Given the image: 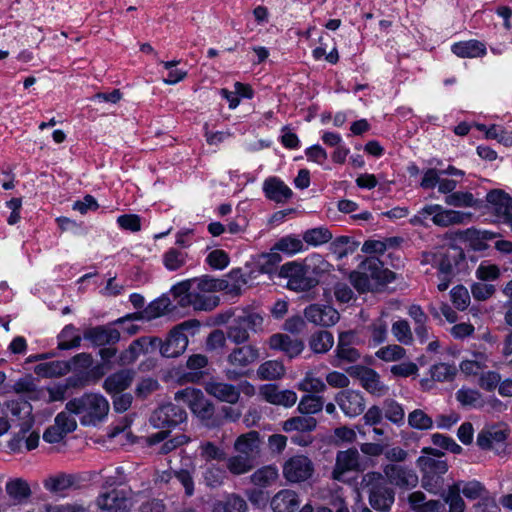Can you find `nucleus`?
Wrapping results in <instances>:
<instances>
[{
	"mask_svg": "<svg viewBox=\"0 0 512 512\" xmlns=\"http://www.w3.org/2000/svg\"><path fill=\"white\" fill-rule=\"evenodd\" d=\"M160 339L157 337H141L131 343L120 356L122 365H128L135 362L140 355L154 353L158 350Z\"/></svg>",
	"mask_w": 512,
	"mask_h": 512,
	"instance_id": "f3484780",
	"label": "nucleus"
},
{
	"mask_svg": "<svg viewBox=\"0 0 512 512\" xmlns=\"http://www.w3.org/2000/svg\"><path fill=\"white\" fill-rule=\"evenodd\" d=\"M460 490V484H453L449 486L447 492L443 494L445 503L449 505V512L464 511V501L460 496Z\"/></svg>",
	"mask_w": 512,
	"mask_h": 512,
	"instance_id": "603ef678",
	"label": "nucleus"
},
{
	"mask_svg": "<svg viewBox=\"0 0 512 512\" xmlns=\"http://www.w3.org/2000/svg\"><path fill=\"white\" fill-rule=\"evenodd\" d=\"M77 429L76 416L66 407L58 413L54 419V425L48 427L43 433V439L47 443H59L67 434Z\"/></svg>",
	"mask_w": 512,
	"mask_h": 512,
	"instance_id": "9b49d317",
	"label": "nucleus"
},
{
	"mask_svg": "<svg viewBox=\"0 0 512 512\" xmlns=\"http://www.w3.org/2000/svg\"><path fill=\"white\" fill-rule=\"evenodd\" d=\"M76 480L73 474L58 472L48 475L43 480V487L52 495L65 496L66 492L76 485Z\"/></svg>",
	"mask_w": 512,
	"mask_h": 512,
	"instance_id": "b1692460",
	"label": "nucleus"
},
{
	"mask_svg": "<svg viewBox=\"0 0 512 512\" xmlns=\"http://www.w3.org/2000/svg\"><path fill=\"white\" fill-rule=\"evenodd\" d=\"M422 453L417 460V466L423 472L422 486L428 492L437 494L443 487L442 475L448 470L447 463L437 449L424 448Z\"/></svg>",
	"mask_w": 512,
	"mask_h": 512,
	"instance_id": "20e7f679",
	"label": "nucleus"
},
{
	"mask_svg": "<svg viewBox=\"0 0 512 512\" xmlns=\"http://www.w3.org/2000/svg\"><path fill=\"white\" fill-rule=\"evenodd\" d=\"M304 316L317 326L330 327L339 321L338 311L330 305L311 304L304 310Z\"/></svg>",
	"mask_w": 512,
	"mask_h": 512,
	"instance_id": "a211bd4d",
	"label": "nucleus"
},
{
	"mask_svg": "<svg viewBox=\"0 0 512 512\" xmlns=\"http://www.w3.org/2000/svg\"><path fill=\"white\" fill-rule=\"evenodd\" d=\"M396 243L395 238H389L385 240L370 239L364 242L362 246V252L367 254L380 255L383 254L389 246Z\"/></svg>",
	"mask_w": 512,
	"mask_h": 512,
	"instance_id": "e2e57ef3",
	"label": "nucleus"
},
{
	"mask_svg": "<svg viewBox=\"0 0 512 512\" xmlns=\"http://www.w3.org/2000/svg\"><path fill=\"white\" fill-rule=\"evenodd\" d=\"M451 51L460 58H478L487 53L486 45L479 40H467L454 43Z\"/></svg>",
	"mask_w": 512,
	"mask_h": 512,
	"instance_id": "c756f323",
	"label": "nucleus"
},
{
	"mask_svg": "<svg viewBox=\"0 0 512 512\" xmlns=\"http://www.w3.org/2000/svg\"><path fill=\"white\" fill-rule=\"evenodd\" d=\"M332 238L330 231L323 227L307 230L303 235V240L313 246L327 243Z\"/></svg>",
	"mask_w": 512,
	"mask_h": 512,
	"instance_id": "13d9d810",
	"label": "nucleus"
},
{
	"mask_svg": "<svg viewBox=\"0 0 512 512\" xmlns=\"http://www.w3.org/2000/svg\"><path fill=\"white\" fill-rule=\"evenodd\" d=\"M227 467L233 474L240 475L250 471L253 467V459L250 456L237 455L230 457Z\"/></svg>",
	"mask_w": 512,
	"mask_h": 512,
	"instance_id": "6e6d98bb",
	"label": "nucleus"
},
{
	"mask_svg": "<svg viewBox=\"0 0 512 512\" xmlns=\"http://www.w3.org/2000/svg\"><path fill=\"white\" fill-rule=\"evenodd\" d=\"M282 258L275 250L262 253L254 258V265L260 273H271L275 266L281 262Z\"/></svg>",
	"mask_w": 512,
	"mask_h": 512,
	"instance_id": "49530a36",
	"label": "nucleus"
},
{
	"mask_svg": "<svg viewBox=\"0 0 512 512\" xmlns=\"http://www.w3.org/2000/svg\"><path fill=\"white\" fill-rule=\"evenodd\" d=\"M187 417L186 412L173 403H167L157 408L151 415L150 422L154 427L175 426Z\"/></svg>",
	"mask_w": 512,
	"mask_h": 512,
	"instance_id": "dca6fc26",
	"label": "nucleus"
},
{
	"mask_svg": "<svg viewBox=\"0 0 512 512\" xmlns=\"http://www.w3.org/2000/svg\"><path fill=\"white\" fill-rule=\"evenodd\" d=\"M334 344V337L332 333L325 330H320L311 335L309 339V346L314 353H326Z\"/></svg>",
	"mask_w": 512,
	"mask_h": 512,
	"instance_id": "79ce46f5",
	"label": "nucleus"
},
{
	"mask_svg": "<svg viewBox=\"0 0 512 512\" xmlns=\"http://www.w3.org/2000/svg\"><path fill=\"white\" fill-rule=\"evenodd\" d=\"M408 424L418 430H428L433 427V420L423 410L416 409L409 413Z\"/></svg>",
	"mask_w": 512,
	"mask_h": 512,
	"instance_id": "bf43d9fd",
	"label": "nucleus"
},
{
	"mask_svg": "<svg viewBox=\"0 0 512 512\" xmlns=\"http://www.w3.org/2000/svg\"><path fill=\"white\" fill-rule=\"evenodd\" d=\"M171 301L167 296H161L152 301L145 309L136 312L138 318H142L144 321H151L159 318L170 311Z\"/></svg>",
	"mask_w": 512,
	"mask_h": 512,
	"instance_id": "473e14b6",
	"label": "nucleus"
},
{
	"mask_svg": "<svg viewBox=\"0 0 512 512\" xmlns=\"http://www.w3.org/2000/svg\"><path fill=\"white\" fill-rule=\"evenodd\" d=\"M384 474L390 484L400 488H413L418 483V476L412 470L399 465H386Z\"/></svg>",
	"mask_w": 512,
	"mask_h": 512,
	"instance_id": "5701e85b",
	"label": "nucleus"
},
{
	"mask_svg": "<svg viewBox=\"0 0 512 512\" xmlns=\"http://www.w3.org/2000/svg\"><path fill=\"white\" fill-rule=\"evenodd\" d=\"M457 374V368L454 364L439 362L433 364L429 368V378H423L421 380V386L430 390L433 388L434 382H450Z\"/></svg>",
	"mask_w": 512,
	"mask_h": 512,
	"instance_id": "393cba45",
	"label": "nucleus"
},
{
	"mask_svg": "<svg viewBox=\"0 0 512 512\" xmlns=\"http://www.w3.org/2000/svg\"><path fill=\"white\" fill-rule=\"evenodd\" d=\"M297 389L308 394L322 393L326 390V383L316 375L314 370L305 373L304 378L297 384Z\"/></svg>",
	"mask_w": 512,
	"mask_h": 512,
	"instance_id": "a19ab883",
	"label": "nucleus"
},
{
	"mask_svg": "<svg viewBox=\"0 0 512 512\" xmlns=\"http://www.w3.org/2000/svg\"><path fill=\"white\" fill-rule=\"evenodd\" d=\"M260 395L270 404L290 408L297 402V394L292 390H279L276 385L266 384L260 387Z\"/></svg>",
	"mask_w": 512,
	"mask_h": 512,
	"instance_id": "412c9836",
	"label": "nucleus"
},
{
	"mask_svg": "<svg viewBox=\"0 0 512 512\" xmlns=\"http://www.w3.org/2000/svg\"><path fill=\"white\" fill-rule=\"evenodd\" d=\"M335 402L345 416L349 418H354L362 414L366 406L363 394L352 389H345L338 392L335 395Z\"/></svg>",
	"mask_w": 512,
	"mask_h": 512,
	"instance_id": "4468645a",
	"label": "nucleus"
},
{
	"mask_svg": "<svg viewBox=\"0 0 512 512\" xmlns=\"http://www.w3.org/2000/svg\"><path fill=\"white\" fill-rule=\"evenodd\" d=\"M5 414L12 426L19 429L17 434L10 441V448L12 450L21 451L24 447L25 450L30 451L35 449L39 444V433L31 431L34 425L33 407L30 402L15 399L6 401L3 404Z\"/></svg>",
	"mask_w": 512,
	"mask_h": 512,
	"instance_id": "f03ea898",
	"label": "nucleus"
},
{
	"mask_svg": "<svg viewBox=\"0 0 512 512\" xmlns=\"http://www.w3.org/2000/svg\"><path fill=\"white\" fill-rule=\"evenodd\" d=\"M285 374V367L279 360L263 362L257 369V376L261 380H277Z\"/></svg>",
	"mask_w": 512,
	"mask_h": 512,
	"instance_id": "ea45409f",
	"label": "nucleus"
},
{
	"mask_svg": "<svg viewBox=\"0 0 512 512\" xmlns=\"http://www.w3.org/2000/svg\"><path fill=\"white\" fill-rule=\"evenodd\" d=\"M66 408L73 412L82 426H97L107 418L110 405L99 393H85L69 400Z\"/></svg>",
	"mask_w": 512,
	"mask_h": 512,
	"instance_id": "7ed1b4c3",
	"label": "nucleus"
},
{
	"mask_svg": "<svg viewBox=\"0 0 512 512\" xmlns=\"http://www.w3.org/2000/svg\"><path fill=\"white\" fill-rule=\"evenodd\" d=\"M175 400L179 403L187 405L197 418H199L207 426L210 425L209 420L214 414V406L204 396L201 390L187 387L176 392Z\"/></svg>",
	"mask_w": 512,
	"mask_h": 512,
	"instance_id": "1a4fd4ad",
	"label": "nucleus"
},
{
	"mask_svg": "<svg viewBox=\"0 0 512 512\" xmlns=\"http://www.w3.org/2000/svg\"><path fill=\"white\" fill-rule=\"evenodd\" d=\"M81 337L77 334L76 328L72 325L66 326L60 334L59 348L67 350L78 347Z\"/></svg>",
	"mask_w": 512,
	"mask_h": 512,
	"instance_id": "052dcab7",
	"label": "nucleus"
},
{
	"mask_svg": "<svg viewBox=\"0 0 512 512\" xmlns=\"http://www.w3.org/2000/svg\"><path fill=\"white\" fill-rule=\"evenodd\" d=\"M96 504L102 512H126L131 506V500L123 490L113 489L100 494Z\"/></svg>",
	"mask_w": 512,
	"mask_h": 512,
	"instance_id": "6ab92c4d",
	"label": "nucleus"
},
{
	"mask_svg": "<svg viewBox=\"0 0 512 512\" xmlns=\"http://www.w3.org/2000/svg\"><path fill=\"white\" fill-rule=\"evenodd\" d=\"M263 192L267 199L285 203L292 197V190L278 177L272 176L263 182Z\"/></svg>",
	"mask_w": 512,
	"mask_h": 512,
	"instance_id": "a878e982",
	"label": "nucleus"
},
{
	"mask_svg": "<svg viewBox=\"0 0 512 512\" xmlns=\"http://www.w3.org/2000/svg\"><path fill=\"white\" fill-rule=\"evenodd\" d=\"M507 438V429L503 425L487 426L478 434L477 444L486 450L499 451Z\"/></svg>",
	"mask_w": 512,
	"mask_h": 512,
	"instance_id": "aec40b11",
	"label": "nucleus"
},
{
	"mask_svg": "<svg viewBox=\"0 0 512 512\" xmlns=\"http://www.w3.org/2000/svg\"><path fill=\"white\" fill-rule=\"evenodd\" d=\"M228 289L225 280L210 277L194 278L174 285L170 293L181 307L192 306L194 310L211 311L220 299L214 293Z\"/></svg>",
	"mask_w": 512,
	"mask_h": 512,
	"instance_id": "f257e3e1",
	"label": "nucleus"
},
{
	"mask_svg": "<svg viewBox=\"0 0 512 512\" xmlns=\"http://www.w3.org/2000/svg\"><path fill=\"white\" fill-rule=\"evenodd\" d=\"M360 489H367L370 505L376 510H388L394 502V492L384 485V478L380 473L365 474Z\"/></svg>",
	"mask_w": 512,
	"mask_h": 512,
	"instance_id": "0eeeda50",
	"label": "nucleus"
},
{
	"mask_svg": "<svg viewBox=\"0 0 512 512\" xmlns=\"http://www.w3.org/2000/svg\"><path fill=\"white\" fill-rule=\"evenodd\" d=\"M445 203L454 207H474L477 200L469 192H454L445 197Z\"/></svg>",
	"mask_w": 512,
	"mask_h": 512,
	"instance_id": "4d7b16f0",
	"label": "nucleus"
},
{
	"mask_svg": "<svg viewBox=\"0 0 512 512\" xmlns=\"http://www.w3.org/2000/svg\"><path fill=\"white\" fill-rule=\"evenodd\" d=\"M278 477V469L275 466L269 465L262 467L251 475L253 484L265 487L273 483Z\"/></svg>",
	"mask_w": 512,
	"mask_h": 512,
	"instance_id": "3c124183",
	"label": "nucleus"
},
{
	"mask_svg": "<svg viewBox=\"0 0 512 512\" xmlns=\"http://www.w3.org/2000/svg\"><path fill=\"white\" fill-rule=\"evenodd\" d=\"M475 275L480 281H493L500 276V269L489 261H483L477 267Z\"/></svg>",
	"mask_w": 512,
	"mask_h": 512,
	"instance_id": "0e129e2a",
	"label": "nucleus"
},
{
	"mask_svg": "<svg viewBox=\"0 0 512 512\" xmlns=\"http://www.w3.org/2000/svg\"><path fill=\"white\" fill-rule=\"evenodd\" d=\"M359 468V453L356 449H348L337 454L336 465L333 471L334 479L344 480V474Z\"/></svg>",
	"mask_w": 512,
	"mask_h": 512,
	"instance_id": "c85d7f7f",
	"label": "nucleus"
},
{
	"mask_svg": "<svg viewBox=\"0 0 512 512\" xmlns=\"http://www.w3.org/2000/svg\"><path fill=\"white\" fill-rule=\"evenodd\" d=\"M459 257H461V251L456 248L435 254L433 258L434 263L437 265L438 273L455 275V268Z\"/></svg>",
	"mask_w": 512,
	"mask_h": 512,
	"instance_id": "f704fd0d",
	"label": "nucleus"
},
{
	"mask_svg": "<svg viewBox=\"0 0 512 512\" xmlns=\"http://www.w3.org/2000/svg\"><path fill=\"white\" fill-rule=\"evenodd\" d=\"M279 275L287 279L286 287L295 292L308 291L318 283L317 277L314 276V267L309 262L286 263L282 265Z\"/></svg>",
	"mask_w": 512,
	"mask_h": 512,
	"instance_id": "423d86ee",
	"label": "nucleus"
},
{
	"mask_svg": "<svg viewBox=\"0 0 512 512\" xmlns=\"http://www.w3.org/2000/svg\"><path fill=\"white\" fill-rule=\"evenodd\" d=\"M206 392L222 402L234 404L240 397V391L232 384L211 380L205 384Z\"/></svg>",
	"mask_w": 512,
	"mask_h": 512,
	"instance_id": "bb28decb",
	"label": "nucleus"
},
{
	"mask_svg": "<svg viewBox=\"0 0 512 512\" xmlns=\"http://www.w3.org/2000/svg\"><path fill=\"white\" fill-rule=\"evenodd\" d=\"M323 407L324 403L322 397L306 394L301 397L297 406V410L302 415L309 416L320 412Z\"/></svg>",
	"mask_w": 512,
	"mask_h": 512,
	"instance_id": "de8ad7c7",
	"label": "nucleus"
},
{
	"mask_svg": "<svg viewBox=\"0 0 512 512\" xmlns=\"http://www.w3.org/2000/svg\"><path fill=\"white\" fill-rule=\"evenodd\" d=\"M69 371L70 364L67 361H52L36 367V372L45 377L62 376Z\"/></svg>",
	"mask_w": 512,
	"mask_h": 512,
	"instance_id": "8fccbe9b",
	"label": "nucleus"
},
{
	"mask_svg": "<svg viewBox=\"0 0 512 512\" xmlns=\"http://www.w3.org/2000/svg\"><path fill=\"white\" fill-rule=\"evenodd\" d=\"M199 327L197 321H185L175 326L168 334L164 342L160 340L158 349L164 357H178L186 350L188 346V333L194 335Z\"/></svg>",
	"mask_w": 512,
	"mask_h": 512,
	"instance_id": "6e6552de",
	"label": "nucleus"
},
{
	"mask_svg": "<svg viewBox=\"0 0 512 512\" xmlns=\"http://www.w3.org/2000/svg\"><path fill=\"white\" fill-rule=\"evenodd\" d=\"M393 336L396 338L397 341L404 345H409L413 341V335L411 328L407 321L405 320H398L393 323L391 328Z\"/></svg>",
	"mask_w": 512,
	"mask_h": 512,
	"instance_id": "680f3d73",
	"label": "nucleus"
},
{
	"mask_svg": "<svg viewBox=\"0 0 512 512\" xmlns=\"http://www.w3.org/2000/svg\"><path fill=\"white\" fill-rule=\"evenodd\" d=\"M179 61H162L163 67L168 70V76L163 79V82L167 85H175L187 76V72L182 69H173Z\"/></svg>",
	"mask_w": 512,
	"mask_h": 512,
	"instance_id": "69168bd1",
	"label": "nucleus"
},
{
	"mask_svg": "<svg viewBox=\"0 0 512 512\" xmlns=\"http://www.w3.org/2000/svg\"><path fill=\"white\" fill-rule=\"evenodd\" d=\"M259 356L258 348L251 345H245L233 350L228 356V361L231 365L246 367L254 363Z\"/></svg>",
	"mask_w": 512,
	"mask_h": 512,
	"instance_id": "72a5a7b5",
	"label": "nucleus"
},
{
	"mask_svg": "<svg viewBox=\"0 0 512 512\" xmlns=\"http://www.w3.org/2000/svg\"><path fill=\"white\" fill-rule=\"evenodd\" d=\"M273 250H275L277 253L283 252L291 256L302 252L304 250V244L299 237L288 235L279 239L274 244Z\"/></svg>",
	"mask_w": 512,
	"mask_h": 512,
	"instance_id": "c03bdc74",
	"label": "nucleus"
},
{
	"mask_svg": "<svg viewBox=\"0 0 512 512\" xmlns=\"http://www.w3.org/2000/svg\"><path fill=\"white\" fill-rule=\"evenodd\" d=\"M486 201L488 208L500 221L505 222L512 212V198L503 190L494 189L488 192Z\"/></svg>",
	"mask_w": 512,
	"mask_h": 512,
	"instance_id": "4be33fe9",
	"label": "nucleus"
},
{
	"mask_svg": "<svg viewBox=\"0 0 512 512\" xmlns=\"http://www.w3.org/2000/svg\"><path fill=\"white\" fill-rule=\"evenodd\" d=\"M268 346L272 350L283 353L290 359L299 356L305 348L304 342L300 338L284 333H275L270 336Z\"/></svg>",
	"mask_w": 512,
	"mask_h": 512,
	"instance_id": "2eb2a0df",
	"label": "nucleus"
},
{
	"mask_svg": "<svg viewBox=\"0 0 512 512\" xmlns=\"http://www.w3.org/2000/svg\"><path fill=\"white\" fill-rule=\"evenodd\" d=\"M384 417L391 423L401 426L404 424L405 411L403 406L394 399H386L382 406Z\"/></svg>",
	"mask_w": 512,
	"mask_h": 512,
	"instance_id": "37998d69",
	"label": "nucleus"
},
{
	"mask_svg": "<svg viewBox=\"0 0 512 512\" xmlns=\"http://www.w3.org/2000/svg\"><path fill=\"white\" fill-rule=\"evenodd\" d=\"M471 214L461 211L445 209L437 204L424 206L410 219L412 225H425L426 220L431 218L432 222L441 227L454 224H464L470 219Z\"/></svg>",
	"mask_w": 512,
	"mask_h": 512,
	"instance_id": "39448f33",
	"label": "nucleus"
},
{
	"mask_svg": "<svg viewBox=\"0 0 512 512\" xmlns=\"http://www.w3.org/2000/svg\"><path fill=\"white\" fill-rule=\"evenodd\" d=\"M317 426V421L315 418L311 416H296L289 418L288 420L283 422L282 429L285 432H311L315 430Z\"/></svg>",
	"mask_w": 512,
	"mask_h": 512,
	"instance_id": "58836bf2",
	"label": "nucleus"
},
{
	"mask_svg": "<svg viewBox=\"0 0 512 512\" xmlns=\"http://www.w3.org/2000/svg\"><path fill=\"white\" fill-rule=\"evenodd\" d=\"M488 358L483 353H476L473 359H466L460 363V370L467 376L479 375L487 367Z\"/></svg>",
	"mask_w": 512,
	"mask_h": 512,
	"instance_id": "a18cd8bd",
	"label": "nucleus"
},
{
	"mask_svg": "<svg viewBox=\"0 0 512 512\" xmlns=\"http://www.w3.org/2000/svg\"><path fill=\"white\" fill-rule=\"evenodd\" d=\"M221 509L223 512H246L247 505L241 497L231 495L224 504L219 503L215 508L216 512H221Z\"/></svg>",
	"mask_w": 512,
	"mask_h": 512,
	"instance_id": "338daca9",
	"label": "nucleus"
},
{
	"mask_svg": "<svg viewBox=\"0 0 512 512\" xmlns=\"http://www.w3.org/2000/svg\"><path fill=\"white\" fill-rule=\"evenodd\" d=\"M187 254L175 248H170L163 254V264L166 269L175 271L186 263Z\"/></svg>",
	"mask_w": 512,
	"mask_h": 512,
	"instance_id": "864d4df0",
	"label": "nucleus"
},
{
	"mask_svg": "<svg viewBox=\"0 0 512 512\" xmlns=\"http://www.w3.org/2000/svg\"><path fill=\"white\" fill-rule=\"evenodd\" d=\"M425 495L416 491L409 495V504L415 512H440L444 509V505L438 500H425Z\"/></svg>",
	"mask_w": 512,
	"mask_h": 512,
	"instance_id": "e433bc0d",
	"label": "nucleus"
},
{
	"mask_svg": "<svg viewBox=\"0 0 512 512\" xmlns=\"http://www.w3.org/2000/svg\"><path fill=\"white\" fill-rule=\"evenodd\" d=\"M299 504L297 493L289 489L279 491L271 500L274 512H294Z\"/></svg>",
	"mask_w": 512,
	"mask_h": 512,
	"instance_id": "7c9ffc66",
	"label": "nucleus"
},
{
	"mask_svg": "<svg viewBox=\"0 0 512 512\" xmlns=\"http://www.w3.org/2000/svg\"><path fill=\"white\" fill-rule=\"evenodd\" d=\"M260 448L259 433L250 431L240 435L234 444V449L244 456H250L252 459L258 454Z\"/></svg>",
	"mask_w": 512,
	"mask_h": 512,
	"instance_id": "2f4dec72",
	"label": "nucleus"
},
{
	"mask_svg": "<svg viewBox=\"0 0 512 512\" xmlns=\"http://www.w3.org/2000/svg\"><path fill=\"white\" fill-rule=\"evenodd\" d=\"M238 324H243L253 331L261 329L263 324V317L254 311H243L241 315L237 316Z\"/></svg>",
	"mask_w": 512,
	"mask_h": 512,
	"instance_id": "774afa93",
	"label": "nucleus"
},
{
	"mask_svg": "<svg viewBox=\"0 0 512 512\" xmlns=\"http://www.w3.org/2000/svg\"><path fill=\"white\" fill-rule=\"evenodd\" d=\"M83 337L96 346H103L118 342L120 333L113 327L98 326L86 329Z\"/></svg>",
	"mask_w": 512,
	"mask_h": 512,
	"instance_id": "cd10ccee",
	"label": "nucleus"
},
{
	"mask_svg": "<svg viewBox=\"0 0 512 512\" xmlns=\"http://www.w3.org/2000/svg\"><path fill=\"white\" fill-rule=\"evenodd\" d=\"M313 473V464L304 455H296L289 458L283 465V476L291 483H299L307 480Z\"/></svg>",
	"mask_w": 512,
	"mask_h": 512,
	"instance_id": "ddd939ff",
	"label": "nucleus"
},
{
	"mask_svg": "<svg viewBox=\"0 0 512 512\" xmlns=\"http://www.w3.org/2000/svg\"><path fill=\"white\" fill-rule=\"evenodd\" d=\"M133 380V373L129 370H122L114 373L104 381V389L110 394H116L128 388Z\"/></svg>",
	"mask_w": 512,
	"mask_h": 512,
	"instance_id": "c9c22d12",
	"label": "nucleus"
},
{
	"mask_svg": "<svg viewBox=\"0 0 512 512\" xmlns=\"http://www.w3.org/2000/svg\"><path fill=\"white\" fill-rule=\"evenodd\" d=\"M5 490L9 497L17 502H22L31 495L30 485L23 478H13L8 480L5 485Z\"/></svg>",
	"mask_w": 512,
	"mask_h": 512,
	"instance_id": "4c0bfd02",
	"label": "nucleus"
},
{
	"mask_svg": "<svg viewBox=\"0 0 512 512\" xmlns=\"http://www.w3.org/2000/svg\"><path fill=\"white\" fill-rule=\"evenodd\" d=\"M384 270L382 263L376 257H369L364 260L359 270L351 274V281L359 291L369 290L374 283L383 279Z\"/></svg>",
	"mask_w": 512,
	"mask_h": 512,
	"instance_id": "9d476101",
	"label": "nucleus"
},
{
	"mask_svg": "<svg viewBox=\"0 0 512 512\" xmlns=\"http://www.w3.org/2000/svg\"><path fill=\"white\" fill-rule=\"evenodd\" d=\"M406 351L403 347L397 344H390L378 349L375 356L385 362H396L403 359Z\"/></svg>",
	"mask_w": 512,
	"mask_h": 512,
	"instance_id": "5fc2aeb1",
	"label": "nucleus"
},
{
	"mask_svg": "<svg viewBox=\"0 0 512 512\" xmlns=\"http://www.w3.org/2000/svg\"><path fill=\"white\" fill-rule=\"evenodd\" d=\"M456 399L462 406L479 408L484 404V400L479 391L467 387H462L456 392Z\"/></svg>",
	"mask_w": 512,
	"mask_h": 512,
	"instance_id": "09e8293b",
	"label": "nucleus"
},
{
	"mask_svg": "<svg viewBox=\"0 0 512 512\" xmlns=\"http://www.w3.org/2000/svg\"><path fill=\"white\" fill-rule=\"evenodd\" d=\"M350 375L355 376L360 381L361 386L373 396L382 397L388 393V386L381 381L380 375L371 368L353 367L350 370Z\"/></svg>",
	"mask_w": 512,
	"mask_h": 512,
	"instance_id": "f8f14e48",
	"label": "nucleus"
}]
</instances>
